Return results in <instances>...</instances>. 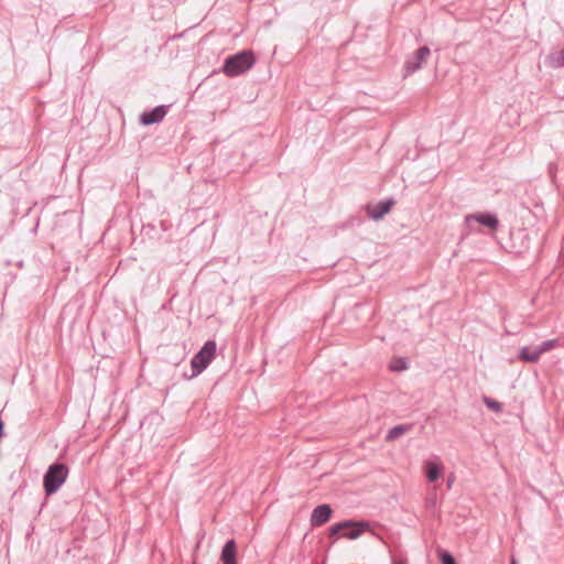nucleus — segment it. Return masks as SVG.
Returning a JSON list of instances; mask_svg holds the SVG:
<instances>
[{
	"label": "nucleus",
	"mask_w": 564,
	"mask_h": 564,
	"mask_svg": "<svg viewBox=\"0 0 564 564\" xmlns=\"http://www.w3.org/2000/svg\"><path fill=\"white\" fill-rule=\"evenodd\" d=\"M370 530L371 527L367 521L348 520L333 524L329 529V534H339L340 538H345L348 540H357L364 533L369 532Z\"/></svg>",
	"instance_id": "nucleus-1"
},
{
	"label": "nucleus",
	"mask_w": 564,
	"mask_h": 564,
	"mask_svg": "<svg viewBox=\"0 0 564 564\" xmlns=\"http://www.w3.org/2000/svg\"><path fill=\"white\" fill-rule=\"evenodd\" d=\"M254 64V57L251 52H241L226 59L223 70L229 76H238L249 70Z\"/></svg>",
	"instance_id": "nucleus-2"
},
{
	"label": "nucleus",
	"mask_w": 564,
	"mask_h": 564,
	"mask_svg": "<svg viewBox=\"0 0 564 564\" xmlns=\"http://www.w3.org/2000/svg\"><path fill=\"white\" fill-rule=\"evenodd\" d=\"M68 469L63 464H54L48 467L44 476V489L46 495H52L66 481Z\"/></svg>",
	"instance_id": "nucleus-3"
},
{
	"label": "nucleus",
	"mask_w": 564,
	"mask_h": 564,
	"mask_svg": "<svg viewBox=\"0 0 564 564\" xmlns=\"http://www.w3.org/2000/svg\"><path fill=\"white\" fill-rule=\"evenodd\" d=\"M216 355V343L213 340L207 341L202 349L192 358L191 366L193 376L202 373L207 366L213 361Z\"/></svg>",
	"instance_id": "nucleus-4"
},
{
	"label": "nucleus",
	"mask_w": 564,
	"mask_h": 564,
	"mask_svg": "<svg viewBox=\"0 0 564 564\" xmlns=\"http://www.w3.org/2000/svg\"><path fill=\"white\" fill-rule=\"evenodd\" d=\"M430 55L427 46L420 47L405 63V75H411L421 68Z\"/></svg>",
	"instance_id": "nucleus-5"
},
{
	"label": "nucleus",
	"mask_w": 564,
	"mask_h": 564,
	"mask_svg": "<svg viewBox=\"0 0 564 564\" xmlns=\"http://www.w3.org/2000/svg\"><path fill=\"white\" fill-rule=\"evenodd\" d=\"M465 221L467 225H470L471 221H477L490 229H497L499 225L498 217L492 213L470 214L465 217Z\"/></svg>",
	"instance_id": "nucleus-6"
},
{
	"label": "nucleus",
	"mask_w": 564,
	"mask_h": 564,
	"mask_svg": "<svg viewBox=\"0 0 564 564\" xmlns=\"http://www.w3.org/2000/svg\"><path fill=\"white\" fill-rule=\"evenodd\" d=\"M332 512L333 511L328 505L317 506L311 514V524L313 527H319L326 523L329 520Z\"/></svg>",
	"instance_id": "nucleus-7"
},
{
	"label": "nucleus",
	"mask_w": 564,
	"mask_h": 564,
	"mask_svg": "<svg viewBox=\"0 0 564 564\" xmlns=\"http://www.w3.org/2000/svg\"><path fill=\"white\" fill-rule=\"evenodd\" d=\"M166 115V110L164 106L155 107L150 111H145L141 115L140 121L144 126H150L161 121Z\"/></svg>",
	"instance_id": "nucleus-8"
},
{
	"label": "nucleus",
	"mask_w": 564,
	"mask_h": 564,
	"mask_svg": "<svg viewBox=\"0 0 564 564\" xmlns=\"http://www.w3.org/2000/svg\"><path fill=\"white\" fill-rule=\"evenodd\" d=\"M392 205V199L382 200L377 205L369 206L368 214L373 220H379L390 212Z\"/></svg>",
	"instance_id": "nucleus-9"
},
{
	"label": "nucleus",
	"mask_w": 564,
	"mask_h": 564,
	"mask_svg": "<svg viewBox=\"0 0 564 564\" xmlns=\"http://www.w3.org/2000/svg\"><path fill=\"white\" fill-rule=\"evenodd\" d=\"M425 469H426V479L430 482H434L440 478V476L443 471V465L435 460H427L425 463Z\"/></svg>",
	"instance_id": "nucleus-10"
},
{
	"label": "nucleus",
	"mask_w": 564,
	"mask_h": 564,
	"mask_svg": "<svg viewBox=\"0 0 564 564\" xmlns=\"http://www.w3.org/2000/svg\"><path fill=\"white\" fill-rule=\"evenodd\" d=\"M223 564H236V545L234 540H229L223 547L221 556Z\"/></svg>",
	"instance_id": "nucleus-11"
},
{
	"label": "nucleus",
	"mask_w": 564,
	"mask_h": 564,
	"mask_svg": "<svg viewBox=\"0 0 564 564\" xmlns=\"http://www.w3.org/2000/svg\"><path fill=\"white\" fill-rule=\"evenodd\" d=\"M519 358L525 362H538L541 358V355L536 347H522L519 351Z\"/></svg>",
	"instance_id": "nucleus-12"
},
{
	"label": "nucleus",
	"mask_w": 564,
	"mask_h": 564,
	"mask_svg": "<svg viewBox=\"0 0 564 564\" xmlns=\"http://www.w3.org/2000/svg\"><path fill=\"white\" fill-rule=\"evenodd\" d=\"M409 430L410 427L408 425H397L388 432L386 440L394 441L398 437L402 436L404 433H406Z\"/></svg>",
	"instance_id": "nucleus-13"
},
{
	"label": "nucleus",
	"mask_w": 564,
	"mask_h": 564,
	"mask_svg": "<svg viewBox=\"0 0 564 564\" xmlns=\"http://www.w3.org/2000/svg\"><path fill=\"white\" fill-rule=\"evenodd\" d=\"M558 346L557 339H550L543 341L541 345L536 346V349L539 350L540 355L542 356L544 352L550 351Z\"/></svg>",
	"instance_id": "nucleus-14"
},
{
	"label": "nucleus",
	"mask_w": 564,
	"mask_h": 564,
	"mask_svg": "<svg viewBox=\"0 0 564 564\" xmlns=\"http://www.w3.org/2000/svg\"><path fill=\"white\" fill-rule=\"evenodd\" d=\"M393 371H401L406 369V362L403 359L395 360L390 366Z\"/></svg>",
	"instance_id": "nucleus-15"
},
{
	"label": "nucleus",
	"mask_w": 564,
	"mask_h": 564,
	"mask_svg": "<svg viewBox=\"0 0 564 564\" xmlns=\"http://www.w3.org/2000/svg\"><path fill=\"white\" fill-rule=\"evenodd\" d=\"M485 403L489 409L494 410L495 412L501 411V404L495 400L486 398Z\"/></svg>",
	"instance_id": "nucleus-16"
},
{
	"label": "nucleus",
	"mask_w": 564,
	"mask_h": 564,
	"mask_svg": "<svg viewBox=\"0 0 564 564\" xmlns=\"http://www.w3.org/2000/svg\"><path fill=\"white\" fill-rule=\"evenodd\" d=\"M441 563L442 564H456L455 558L447 552H445L441 555Z\"/></svg>",
	"instance_id": "nucleus-17"
},
{
	"label": "nucleus",
	"mask_w": 564,
	"mask_h": 564,
	"mask_svg": "<svg viewBox=\"0 0 564 564\" xmlns=\"http://www.w3.org/2000/svg\"><path fill=\"white\" fill-rule=\"evenodd\" d=\"M393 564H405V563L402 561H399V562H394Z\"/></svg>",
	"instance_id": "nucleus-18"
},
{
	"label": "nucleus",
	"mask_w": 564,
	"mask_h": 564,
	"mask_svg": "<svg viewBox=\"0 0 564 564\" xmlns=\"http://www.w3.org/2000/svg\"><path fill=\"white\" fill-rule=\"evenodd\" d=\"M511 564H517V563H516V561H512V563H511Z\"/></svg>",
	"instance_id": "nucleus-19"
}]
</instances>
